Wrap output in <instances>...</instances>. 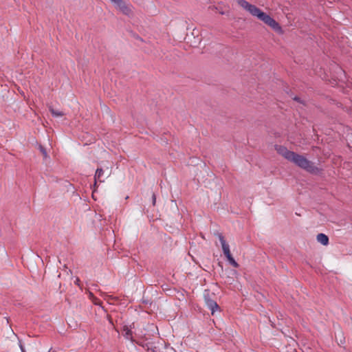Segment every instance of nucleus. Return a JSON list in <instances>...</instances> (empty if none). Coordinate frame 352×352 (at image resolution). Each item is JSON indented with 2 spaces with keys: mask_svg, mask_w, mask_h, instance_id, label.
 <instances>
[{
  "mask_svg": "<svg viewBox=\"0 0 352 352\" xmlns=\"http://www.w3.org/2000/svg\"><path fill=\"white\" fill-rule=\"evenodd\" d=\"M276 150L278 153L281 155L286 160L293 162L300 168L305 169L309 173H315L317 170V168L314 166V164L303 155L289 151L286 147L283 146L276 145Z\"/></svg>",
  "mask_w": 352,
  "mask_h": 352,
  "instance_id": "obj_1",
  "label": "nucleus"
},
{
  "mask_svg": "<svg viewBox=\"0 0 352 352\" xmlns=\"http://www.w3.org/2000/svg\"><path fill=\"white\" fill-rule=\"evenodd\" d=\"M237 3L252 16L256 17L260 21L270 26L276 32L281 31L279 24L269 14L263 12L261 9L248 2L245 0H237Z\"/></svg>",
  "mask_w": 352,
  "mask_h": 352,
  "instance_id": "obj_2",
  "label": "nucleus"
},
{
  "mask_svg": "<svg viewBox=\"0 0 352 352\" xmlns=\"http://www.w3.org/2000/svg\"><path fill=\"white\" fill-rule=\"evenodd\" d=\"M114 4L116 8L120 10L123 14L130 15L132 12V6L126 3L123 0H109Z\"/></svg>",
  "mask_w": 352,
  "mask_h": 352,
  "instance_id": "obj_3",
  "label": "nucleus"
},
{
  "mask_svg": "<svg viewBox=\"0 0 352 352\" xmlns=\"http://www.w3.org/2000/svg\"><path fill=\"white\" fill-rule=\"evenodd\" d=\"M219 241L221 245L222 250L225 256H229L230 253V245L225 240L223 236L221 234H218Z\"/></svg>",
  "mask_w": 352,
  "mask_h": 352,
  "instance_id": "obj_4",
  "label": "nucleus"
},
{
  "mask_svg": "<svg viewBox=\"0 0 352 352\" xmlns=\"http://www.w3.org/2000/svg\"><path fill=\"white\" fill-rule=\"evenodd\" d=\"M122 334L126 339L131 340L132 342H134L131 327L126 325L124 326L122 329Z\"/></svg>",
  "mask_w": 352,
  "mask_h": 352,
  "instance_id": "obj_5",
  "label": "nucleus"
},
{
  "mask_svg": "<svg viewBox=\"0 0 352 352\" xmlns=\"http://www.w3.org/2000/svg\"><path fill=\"white\" fill-rule=\"evenodd\" d=\"M206 302L212 314L219 309L217 303L210 298H206Z\"/></svg>",
  "mask_w": 352,
  "mask_h": 352,
  "instance_id": "obj_6",
  "label": "nucleus"
},
{
  "mask_svg": "<svg viewBox=\"0 0 352 352\" xmlns=\"http://www.w3.org/2000/svg\"><path fill=\"white\" fill-rule=\"evenodd\" d=\"M316 239H317L318 242H319L320 243H321L323 245H327L329 243L328 236L323 233L318 234L316 236Z\"/></svg>",
  "mask_w": 352,
  "mask_h": 352,
  "instance_id": "obj_7",
  "label": "nucleus"
},
{
  "mask_svg": "<svg viewBox=\"0 0 352 352\" xmlns=\"http://www.w3.org/2000/svg\"><path fill=\"white\" fill-rule=\"evenodd\" d=\"M147 346V351L148 352H164V349L161 351L157 346L154 345L153 344H148Z\"/></svg>",
  "mask_w": 352,
  "mask_h": 352,
  "instance_id": "obj_8",
  "label": "nucleus"
},
{
  "mask_svg": "<svg viewBox=\"0 0 352 352\" xmlns=\"http://www.w3.org/2000/svg\"><path fill=\"white\" fill-rule=\"evenodd\" d=\"M49 110L54 117H61L65 115L63 111L55 110L52 106L49 107Z\"/></svg>",
  "mask_w": 352,
  "mask_h": 352,
  "instance_id": "obj_9",
  "label": "nucleus"
},
{
  "mask_svg": "<svg viewBox=\"0 0 352 352\" xmlns=\"http://www.w3.org/2000/svg\"><path fill=\"white\" fill-rule=\"evenodd\" d=\"M103 173L104 171L102 168H97L94 175V179L99 180L100 182H103L104 180H100V177L102 176Z\"/></svg>",
  "mask_w": 352,
  "mask_h": 352,
  "instance_id": "obj_10",
  "label": "nucleus"
},
{
  "mask_svg": "<svg viewBox=\"0 0 352 352\" xmlns=\"http://www.w3.org/2000/svg\"><path fill=\"white\" fill-rule=\"evenodd\" d=\"M225 256L227 258V259L230 265H232L234 267H238L239 264L234 259V258L232 257L231 254H230L229 256Z\"/></svg>",
  "mask_w": 352,
  "mask_h": 352,
  "instance_id": "obj_11",
  "label": "nucleus"
},
{
  "mask_svg": "<svg viewBox=\"0 0 352 352\" xmlns=\"http://www.w3.org/2000/svg\"><path fill=\"white\" fill-rule=\"evenodd\" d=\"M164 352H176V351L170 346H165Z\"/></svg>",
  "mask_w": 352,
  "mask_h": 352,
  "instance_id": "obj_12",
  "label": "nucleus"
},
{
  "mask_svg": "<svg viewBox=\"0 0 352 352\" xmlns=\"http://www.w3.org/2000/svg\"><path fill=\"white\" fill-rule=\"evenodd\" d=\"M40 150L41 151V153L43 154L44 157H47V153H46V151L44 148H43L42 146L40 147Z\"/></svg>",
  "mask_w": 352,
  "mask_h": 352,
  "instance_id": "obj_13",
  "label": "nucleus"
},
{
  "mask_svg": "<svg viewBox=\"0 0 352 352\" xmlns=\"http://www.w3.org/2000/svg\"><path fill=\"white\" fill-rule=\"evenodd\" d=\"M79 282H80V280H79V278H77L76 279V280H75V284H76V285H79Z\"/></svg>",
  "mask_w": 352,
  "mask_h": 352,
  "instance_id": "obj_14",
  "label": "nucleus"
},
{
  "mask_svg": "<svg viewBox=\"0 0 352 352\" xmlns=\"http://www.w3.org/2000/svg\"><path fill=\"white\" fill-rule=\"evenodd\" d=\"M97 181H98V180H95V179H94V188H96V186H97Z\"/></svg>",
  "mask_w": 352,
  "mask_h": 352,
  "instance_id": "obj_15",
  "label": "nucleus"
},
{
  "mask_svg": "<svg viewBox=\"0 0 352 352\" xmlns=\"http://www.w3.org/2000/svg\"><path fill=\"white\" fill-rule=\"evenodd\" d=\"M20 348H21V352H25V349L22 345H20Z\"/></svg>",
  "mask_w": 352,
  "mask_h": 352,
  "instance_id": "obj_16",
  "label": "nucleus"
},
{
  "mask_svg": "<svg viewBox=\"0 0 352 352\" xmlns=\"http://www.w3.org/2000/svg\"><path fill=\"white\" fill-rule=\"evenodd\" d=\"M153 204H155V195H153Z\"/></svg>",
  "mask_w": 352,
  "mask_h": 352,
  "instance_id": "obj_17",
  "label": "nucleus"
},
{
  "mask_svg": "<svg viewBox=\"0 0 352 352\" xmlns=\"http://www.w3.org/2000/svg\"><path fill=\"white\" fill-rule=\"evenodd\" d=\"M294 100H298V98L296 97V98H294Z\"/></svg>",
  "mask_w": 352,
  "mask_h": 352,
  "instance_id": "obj_18",
  "label": "nucleus"
}]
</instances>
